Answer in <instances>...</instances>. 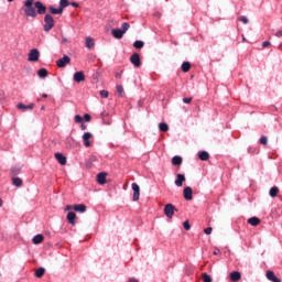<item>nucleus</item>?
Instances as JSON below:
<instances>
[{"label": "nucleus", "mask_w": 282, "mask_h": 282, "mask_svg": "<svg viewBox=\"0 0 282 282\" xmlns=\"http://www.w3.org/2000/svg\"><path fill=\"white\" fill-rule=\"evenodd\" d=\"M21 10L24 12L26 19H36V9L34 8V0H25Z\"/></svg>", "instance_id": "obj_1"}, {"label": "nucleus", "mask_w": 282, "mask_h": 282, "mask_svg": "<svg viewBox=\"0 0 282 282\" xmlns=\"http://www.w3.org/2000/svg\"><path fill=\"white\" fill-rule=\"evenodd\" d=\"M129 28H131V24H129V22H123L121 24V29H112L111 34L113 39H117L118 41H120V39H122L124 34H127Z\"/></svg>", "instance_id": "obj_2"}, {"label": "nucleus", "mask_w": 282, "mask_h": 282, "mask_svg": "<svg viewBox=\"0 0 282 282\" xmlns=\"http://www.w3.org/2000/svg\"><path fill=\"white\" fill-rule=\"evenodd\" d=\"M53 28H54V17H52V14L47 13L44 17L43 30H44V32H51V30Z\"/></svg>", "instance_id": "obj_3"}, {"label": "nucleus", "mask_w": 282, "mask_h": 282, "mask_svg": "<svg viewBox=\"0 0 282 282\" xmlns=\"http://www.w3.org/2000/svg\"><path fill=\"white\" fill-rule=\"evenodd\" d=\"M175 213H177V208H175L173 204L169 203L164 206V215L167 219H173Z\"/></svg>", "instance_id": "obj_4"}, {"label": "nucleus", "mask_w": 282, "mask_h": 282, "mask_svg": "<svg viewBox=\"0 0 282 282\" xmlns=\"http://www.w3.org/2000/svg\"><path fill=\"white\" fill-rule=\"evenodd\" d=\"M33 8H35L36 17H39V14H46L47 12V7L41 1H35Z\"/></svg>", "instance_id": "obj_5"}, {"label": "nucleus", "mask_w": 282, "mask_h": 282, "mask_svg": "<svg viewBox=\"0 0 282 282\" xmlns=\"http://www.w3.org/2000/svg\"><path fill=\"white\" fill-rule=\"evenodd\" d=\"M69 63H72V58L68 55H64L62 58L56 61V65L59 69L67 67Z\"/></svg>", "instance_id": "obj_6"}, {"label": "nucleus", "mask_w": 282, "mask_h": 282, "mask_svg": "<svg viewBox=\"0 0 282 282\" xmlns=\"http://www.w3.org/2000/svg\"><path fill=\"white\" fill-rule=\"evenodd\" d=\"M41 56V52L37 51V48H33L29 53L28 61L30 63H36Z\"/></svg>", "instance_id": "obj_7"}, {"label": "nucleus", "mask_w": 282, "mask_h": 282, "mask_svg": "<svg viewBox=\"0 0 282 282\" xmlns=\"http://www.w3.org/2000/svg\"><path fill=\"white\" fill-rule=\"evenodd\" d=\"M130 63L133 65V67H141L142 66V61L140 59V54L133 53L130 56Z\"/></svg>", "instance_id": "obj_8"}, {"label": "nucleus", "mask_w": 282, "mask_h": 282, "mask_svg": "<svg viewBox=\"0 0 282 282\" xmlns=\"http://www.w3.org/2000/svg\"><path fill=\"white\" fill-rule=\"evenodd\" d=\"M91 138H94V134H91V132H85L82 137L84 147H86L87 149H89V147H91V142L89 141V140H91Z\"/></svg>", "instance_id": "obj_9"}, {"label": "nucleus", "mask_w": 282, "mask_h": 282, "mask_svg": "<svg viewBox=\"0 0 282 282\" xmlns=\"http://www.w3.org/2000/svg\"><path fill=\"white\" fill-rule=\"evenodd\" d=\"M183 197L186 202H191V199H193V187L191 186L184 187Z\"/></svg>", "instance_id": "obj_10"}, {"label": "nucleus", "mask_w": 282, "mask_h": 282, "mask_svg": "<svg viewBox=\"0 0 282 282\" xmlns=\"http://www.w3.org/2000/svg\"><path fill=\"white\" fill-rule=\"evenodd\" d=\"M132 191H133L132 200L138 202V199H140V185H138V183H132Z\"/></svg>", "instance_id": "obj_11"}, {"label": "nucleus", "mask_w": 282, "mask_h": 282, "mask_svg": "<svg viewBox=\"0 0 282 282\" xmlns=\"http://www.w3.org/2000/svg\"><path fill=\"white\" fill-rule=\"evenodd\" d=\"M55 160H57V162H58V164H61V166H65V164H67V156H65V154H63L61 152L55 153Z\"/></svg>", "instance_id": "obj_12"}, {"label": "nucleus", "mask_w": 282, "mask_h": 282, "mask_svg": "<svg viewBox=\"0 0 282 282\" xmlns=\"http://www.w3.org/2000/svg\"><path fill=\"white\" fill-rule=\"evenodd\" d=\"M97 184H100L104 186V184H107V172H100L97 174Z\"/></svg>", "instance_id": "obj_13"}, {"label": "nucleus", "mask_w": 282, "mask_h": 282, "mask_svg": "<svg viewBox=\"0 0 282 282\" xmlns=\"http://www.w3.org/2000/svg\"><path fill=\"white\" fill-rule=\"evenodd\" d=\"M73 79L75 83H85V73L83 70L76 72Z\"/></svg>", "instance_id": "obj_14"}, {"label": "nucleus", "mask_w": 282, "mask_h": 282, "mask_svg": "<svg viewBox=\"0 0 282 282\" xmlns=\"http://www.w3.org/2000/svg\"><path fill=\"white\" fill-rule=\"evenodd\" d=\"M184 182H186V176L184 174H176V180L174 182L175 186L182 187L184 186Z\"/></svg>", "instance_id": "obj_15"}, {"label": "nucleus", "mask_w": 282, "mask_h": 282, "mask_svg": "<svg viewBox=\"0 0 282 282\" xmlns=\"http://www.w3.org/2000/svg\"><path fill=\"white\" fill-rule=\"evenodd\" d=\"M265 276H267L268 281H271V282H281V279H279V278L276 276V274H274V271H272V270L267 271Z\"/></svg>", "instance_id": "obj_16"}, {"label": "nucleus", "mask_w": 282, "mask_h": 282, "mask_svg": "<svg viewBox=\"0 0 282 282\" xmlns=\"http://www.w3.org/2000/svg\"><path fill=\"white\" fill-rule=\"evenodd\" d=\"M73 210H75V213H87V205L85 204H75L73 205Z\"/></svg>", "instance_id": "obj_17"}, {"label": "nucleus", "mask_w": 282, "mask_h": 282, "mask_svg": "<svg viewBox=\"0 0 282 282\" xmlns=\"http://www.w3.org/2000/svg\"><path fill=\"white\" fill-rule=\"evenodd\" d=\"M66 219L70 226H76V213L68 212L66 215Z\"/></svg>", "instance_id": "obj_18"}, {"label": "nucleus", "mask_w": 282, "mask_h": 282, "mask_svg": "<svg viewBox=\"0 0 282 282\" xmlns=\"http://www.w3.org/2000/svg\"><path fill=\"white\" fill-rule=\"evenodd\" d=\"M198 159L202 162H208V160H210V154L208 153V151L203 150L198 152Z\"/></svg>", "instance_id": "obj_19"}, {"label": "nucleus", "mask_w": 282, "mask_h": 282, "mask_svg": "<svg viewBox=\"0 0 282 282\" xmlns=\"http://www.w3.org/2000/svg\"><path fill=\"white\" fill-rule=\"evenodd\" d=\"M17 108L20 109L21 111H28L29 109L30 110L34 109V104L24 105L23 102H20L17 105Z\"/></svg>", "instance_id": "obj_20"}, {"label": "nucleus", "mask_w": 282, "mask_h": 282, "mask_svg": "<svg viewBox=\"0 0 282 282\" xmlns=\"http://www.w3.org/2000/svg\"><path fill=\"white\" fill-rule=\"evenodd\" d=\"M229 279H230V281H232V282L241 281V272H239V271H232V272L229 274Z\"/></svg>", "instance_id": "obj_21"}, {"label": "nucleus", "mask_w": 282, "mask_h": 282, "mask_svg": "<svg viewBox=\"0 0 282 282\" xmlns=\"http://www.w3.org/2000/svg\"><path fill=\"white\" fill-rule=\"evenodd\" d=\"M44 239L45 237L43 235L37 234L32 238V243H34V246H39L40 243H43Z\"/></svg>", "instance_id": "obj_22"}, {"label": "nucleus", "mask_w": 282, "mask_h": 282, "mask_svg": "<svg viewBox=\"0 0 282 282\" xmlns=\"http://www.w3.org/2000/svg\"><path fill=\"white\" fill-rule=\"evenodd\" d=\"M182 162H184V159L180 155H175L172 158V165L173 166H182Z\"/></svg>", "instance_id": "obj_23"}, {"label": "nucleus", "mask_w": 282, "mask_h": 282, "mask_svg": "<svg viewBox=\"0 0 282 282\" xmlns=\"http://www.w3.org/2000/svg\"><path fill=\"white\" fill-rule=\"evenodd\" d=\"M39 78H47L50 76V72H47V68H40L37 70Z\"/></svg>", "instance_id": "obj_24"}, {"label": "nucleus", "mask_w": 282, "mask_h": 282, "mask_svg": "<svg viewBox=\"0 0 282 282\" xmlns=\"http://www.w3.org/2000/svg\"><path fill=\"white\" fill-rule=\"evenodd\" d=\"M48 11L51 12V14H63V10L61 7L55 8L54 6H50Z\"/></svg>", "instance_id": "obj_25"}, {"label": "nucleus", "mask_w": 282, "mask_h": 282, "mask_svg": "<svg viewBox=\"0 0 282 282\" xmlns=\"http://www.w3.org/2000/svg\"><path fill=\"white\" fill-rule=\"evenodd\" d=\"M12 184L17 188H21V186H23V180H21V177H12Z\"/></svg>", "instance_id": "obj_26"}, {"label": "nucleus", "mask_w": 282, "mask_h": 282, "mask_svg": "<svg viewBox=\"0 0 282 282\" xmlns=\"http://www.w3.org/2000/svg\"><path fill=\"white\" fill-rule=\"evenodd\" d=\"M181 69L184 74H187V72H191V62H183L181 65Z\"/></svg>", "instance_id": "obj_27"}, {"label": "nucleus", "mask_w": 282, "mask_h": 282, "mask_svg": "<svg viewBox=\"0 0 282 282\" xmlns=\"http://www.w3.org/2000/svg\"><path fill=\"white\" fill-rule=\"evenodd\" d=\"M248 224L250 226H259L261 224V219H259L258 217H251L248 219Z\"/></svg>", "instance_id": "obj_28"}, {"label": "nucleus", "mask_w": 282, "mask_h": 282, "mask_svg": "<svg viewBox=\"0 0 282 282\" xmlns=\"http://www.w3.org/2000/svg\"><path fill=\"white\" fill-rule=\"evenodd\" d=\"M45 275V268L40 267L36 271H35V276L37 279H43V276Z\"/></svg>", "instance_id": "obj_29"}, {"label": "nucleus", "mask_w": 282, "mask_h": 282, "mask_svg": "<svg viewBox=\"0 0 282 282\" xmlns=\"http://www.w3.org/2000/svg\"><path fill=\"white\" fill-rule=\"evenodd\" d=\"M133 47L135 50H142V47H144V41L142 40H137L133 42Z\"/></svg>", "instance_id": "obj_30"}, {"label": "nucleus", "mask_w": 282, "mask_h": 282, "mask_svg": "<svg viewBox=\"0 0 282 282\" xmlns=\"http://www.w3.org/2000/svg\"><path fill=\"white\" fill-rule=\"evenodd\" d=\"M85 43H86L87 50H91L95 45L93 37H86Z\"/></svg>", "instance_id": "obj_31"}, {"label": "nucleus", "mask_w": 282, "mask_h": 282, "mask_svg": "<svg viewBox=\"0 0 282 282\" xmlns=\"http://www.w3.org/2000/svg\"><path fill=\"white\" fill-rule=\"evenodd\" d=\"M159 131H162L163 133H166V131H169V123L160 122L159 123Z\"/></svg>", "instance_id": "obj_32"}, {"label": "nucleus", "mask_w": 282, "mask_h": 282, "mask_svg": "<svg viewBox=\"0 0 282 282\" xmlns=\"http://www.w3.org/2000/svg\"><path fill=\"white\" fill-rule=\"evenodd\" d=\"M269 195L270 197H276V195H279V187L276 186L271 187L269 191Z\"/></svg>", "instance_id": "obj_33"}, {"label": "nucleus", "mask_w": 282, "mask_h": 282, "mask_svg": "<svg viewBox=\"0 0 282 282\" xmlns=\"http://www.w3.org/2000/svg\"><path fill=\"white\" fill-rule=\"evenodd\" d=\"M203 282H213V276L210 274L204 272L202 273Z\"/></svg>", "instance_id": "obj_34"}, {"label": "nucleus", "mask_w": 282, "mask_h": 282, "mask_svg": "<svg viewBox=\"0 0 282 282\" xmlns=\"http://www.w3.org/2000/svg\"><path fill=\"white\" fill-rule=\"evenodd\" d=\"M21 173V167L20 166H12L11 167V175H19Z\"/></svg>", "instance_id": "obj_35"}, {"label": "nucleus", "mask_w": 282, "mask_h": 282, "mask_svg": "<svg viewBox=\"0 0 282 282\" xmlns=\"http://www.w3.org/2000/svg\"><path fill=\"white\" fill-rule=\"evenodd\" d=\"M69 0H59V8L64 10V8H68Z\"/></svg>", "instance_id": "obj_36"}, {"label": "nucleus", "mask_w": 282, "mask_h": 282, "mask_svg": "<svg viewBox=\"0 0 282 282\" xmlns=\"http://www.w3.org/2000/svg\"><path fill=\"white\" fill-rule=\"evenodd\" d=\"M238 21H241V23H243L245 25H248V23H250V20H248V17L246 15L239 17Z\"/></svg>", "instance_id": "obj_37"}, {"label": "nucleus", "mask_w": 282, "mask_h": 282, "mask_svg": "<svg viewBox=\"0 0 282 282\" xmlns=\"http://www.w3.org/2000/svg\"><path fill=\"white\" fill-rule=\"evenodd\" d=\"M260 144H262L263 147H268V137L262 135L259 140Z\"/></svg>", "instance_id": "obj_38"}, {"label": "nucleus", "mask_w": 282, "mask_h": 282, "mask_svg": "<svg viewBox=\"0 0 282 282\" xmlns=\"http://www.w3.org/2000/svg\"><path fill=\"white\" fill-rule=\"evenodd\" d=\"M83 118V122H91V115L85 113Z\"/></svg>", "instance_id": "obj_39"}, {"label": "nucleus", "mask_w": 282, "mask_h": 282, "mask_svg": "<svg viewBox=\"0 0 282 282\" xmlns=\"http://www.w3.org/2000/svg\"><path fill=\"white\" fill-rule=\"evenodd\" d=\"M74 120L77 124H83V117L80 115H76Z\"/></svg>", "instance_id": "obj_40"}, {"label": "nucleus", "mask_w": 282, "mask_h": 282, "mask_svg": "<svg viewBox=\"0 0 282 282\" xmlns=\"http://www.w3.org/2000/svg\"><path fill=\"white\" fill-rule=\"evenodd\" d=\"M101 98H109V91L108 90H100Z\"/></svg>", "instance_id": "obj_41"}, {"label": "nucleus", "mask_w": 282, "mask_h": 282, "mask_svg": "<svg viewBox=\"0 0 282 282\" xmlns=\"http://www.w3.org/2000/svg\"><path fill=\"white\" fill-rule=\"evenodd\" d=\"M183 228H184L185 230H191V223H189L188 220H185V221L183 223Z\"/></svg>", "instance_id": "obj_42"}, {"label": "nucleus", "mask_w": 282, "mask_h": 282, "mask_svg": "<svg viewBox=\"0 0 282 282\" xmlns=\"http://www.w3.org/2000/svg\"><path fill=\"white\" fill-rule=\"evenodd\" d=\"M117 91L120 94V96L124 94V88L122 87V85H117Z\"/></svg>", "instance_id": "obj_43"}, {"label": "nucleus", "mask_w": 282, "mask_h": 282, "mask_svg": "<svg viewBox=\"0 0 282 282\" xmlns=\"http://www.w3.org/2000/svg\"><path fill=\"white\" fill-rule=\"evenodd\" d=\"M3 100H6V91L0 88V102H3Z\"/></svg>", "instance_id": "obj_44"}, {"label": "nucleus", "mask_w": 282, "mask_h": 282, "mask_svg": "<svg viewBox=\"0 0 282 282\" xmlns=\"http://www.w3.org/2000/svg\"><path fill=\"white\" fill-rule=\"evenodd\" d=\"M183 102H184L185 105H191V102H193V98H191V97H185V98H183Z\"/></svg>", "instance_id": "obj_45"}, {"label": "nucleus", "mask_w": 282, "mask_h": 282, "mask_svg": "<svg viewBox=\"0 0 282 282\" xmlns=\"http://www.w3.org/2000/svg\"><path fill=\"white\" fill-rule=\"evenodd\" d=\"M205 235H213V227H207L204 229Z\"/></svg>", "instance_id": "obj_46"}, {"label": "nucleus", "mask_w": 282, "mask_h": 282, "mask_svg": "<svg viewBox=\"0 0 282 282\" xmlns=\"http://www.w3.org/2000/svg\"><path fill=\"white\" fill-rule=\"evenodd\" d=\"M122 73H123V70L116 73L115 78H118V79L122 78Z\"/></svg>", "instance_id": "obj_47"}, {"label": "nucleus", "mask_w": 282, "mask_h": 282, "mask_svg": "<svg viewBox=\"0 0 282 282\" xmlns=\"http://www.w3.org/2000/svg\"><path fill=\"white\" fill-rule=\"evenodd\" d=\"M69 6H72L73 8H79V3L78 2H69Z\"/></svg>", "instance_id": "obj_48"}, {"label": "nucleus", "mask_w": 282, "mask_h": 282, "mask_svg": "<svg viewBox=\"0 0 282 282\" xmlns=\"http://www.w3.org/2000/svg\"><path fill=\"white\" fill-rule=\"evenodd\" d=\"M269 45H271V44H270V41H264V42L262 43V47H269Z\"/></svg>", "instance_id": "obj_49"}, {"label": "nucleus", "mask_w": 282, "mask_h": 282, "mask_svg": "<svg viewBox=\"0 0 282 282\" xmlns=\"http://www.w3.org/2000/svg\"><path fill=\"white\" fill-rule=\"evenodd\" d=\"M80 129H82V131H86V130H87V124H85V123L82 122Z\"/></svg>", "instance_id": "obj_50"}, {"label": "nucleus", "mask_w": 282, "mask_h": 282, "mask_svg": "<svg viewBox=\"0 0 282 282\" xmlns=\"http://www.w3.org/2000/svg\"><path fill=\"white\" fill-rule=\"evenodd\" d=\"M65 210H74V205H67V206L65 207Z\"/></svg>", "instance_id": "obj_51"}, {"label": "nucleus", "mask_w": 282, "mask_h": 282, "mask_svg": "<svg viewBox=\"0 0 282 282\" xmlns=\"http://www.w3.org/2000/svg\"><path fill=\"white\" fill-rule=\"evenodd\" d=\"M275 36H278V39H281V36H282V31H281V30L278 31V32L275 33Z\"/></svg>", "instance_id": "obj_52"}, {"label": "nucleus", "mask_w": 282, "mask_h": 282, "mask_svg": "<svg viewBox=\"0 0 282 282\" xmlns=\"http://www.w3.org/2000/svg\"><path fill=\"white\" fill-rule=\"evenodd\" d=\"M129 282H140V281H138V279H135V278H130Z\"/></svg>", "instance_id": "obj_53"}, {"label": "nucleus", "mask_w": 282, "mask_h": 282, "mask_svg": "<svg viewBox=\"0 0 282 282\" xmlns=\"http://www.w3.org/2000/svg\"><path fill=\"white\" fill-rule=\"evenodd\" d=\"M248 152H249V153H254V150H253L252 148H249V149H248Z\"/></svg>", "instance_id": "obj_54"}, {"label": "nucleus", "mask_w": 282, "mask_h": 282, "mask_svg": "<svg viewBox=\"0 0 282 282\" xmlns=\"http://www.w3.org/2000/svg\"><path fill=\"white\" fill-rule=\"evenodd\" d=\"M62 43H67V37H63Z\"/></svg>", "instance_id": "obj_55"}, {"label": "nucleus", "mask_w": 282, "mask_h": 282, "mask_svg": "<svg viewBox=\"0 0 282 282\" xmlns=\"http://www.w3.org/2000/svg\"><path fill=\"white\" fill-rule=\"evenodd\" d=\"M100 116H101V118H105V116H107V115L105 113V111H102V112L100 113Z\"/></svg>", "instance_id": "obj_56"}, {"label": "nucleus", "mask_w": 282, "mask_h": 282, "mask_svg": "<svg viewBox=\"0 0 282 282\" xmlns=\"http://www.w3.org/2000/svg\"><path fill=\"white\" fill-rule=\"evenodd\" d=\"M3 206V199L0 198V208Z\"/></svg>", "instance_id": "obj_57"}, {"label": "nucleus", "mask_w": 282, "mask_h": 282, "mask_svg": "<svg viewBox=\"0 0 282 282\" xmlns=\"http://www.w3.org/2000/svg\"><path fill=\"white\" fill-rule=\"evenodd\" d=\"M42 98H47V94H42Z\"/></svg>", "instance_id": "obj_58"}, {"label": "nucleus", "mask_w": 282, "mask_h": 282, "mask_svg": "<svg viewBox=\"0 0 282 282\" xmlns=\"http://www.w3.org/2000/svg\"><path fill=\"white\" fill-rule=\"evenodd\" d=\"M44 109H45V106H42V107H41V111H44Z\"/></svg>", "instance_id": "obj_59"}, {"label": "nucleus", "mask_w": 282, "mask_h": 282, "mask_svg": "<svg viewBox=\"0 0 282 282\" xmlns=\"http://www.w3.org/2000/svg\"><path fill=\"white\" fill-rule=\"evenodd\" d=\"M214 254L216 256V254H219V250L218 251H214Z\"/></svg>", "instance_id": "obj_60"}, {"label": "nucleus", "mask_w": 282, "mask_h": 282, "mask_svg": "<svg viewBox=\"0 0 282 282\" xmlns=\"http://www.w3.org/2000/svg\"><path fill=\"white\" fill-rule=\"evenodd\" d=\"M9 3H12V1H14V0H7Z\"/></svg>", "instance_id": "obj_61"}, {"label": "nucleus", "mask_w": 282, "mask_h": 282, "mask_svg": "<svg viewBox=\"0 0 282 282\" xmlns=\"http://www.w3.org/2000/svg\"><path fill=\"white\" fill-rule=\"evenodd\" d=\"M242 41H246V37H243Z\"/></svg>", "instance_id": "obj_62"}]
</instances>
